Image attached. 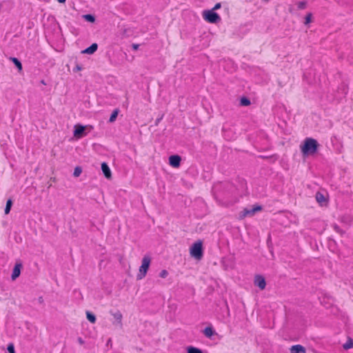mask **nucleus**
<instances>
[{
  "label": "nucleus",
  "instance_id": "nucleus-1",
  "mask_svg": "<svg viewBox=\"0 0 353 353\" xmlns=\"http://www.w3.org/2000/svg\"><path fill=\"white\" fill-rule=\"evenodd\" d=\"M317 148L318 143L316 140L312 138H306L300 145L301 151L305 157L315 154Z\"/></svg>",
  "mask_w": 353,
  "mask_h": 353
},
{
  "label": "nucleus",
  "instance_id": "nucleus-2",
  "mask_svg": "<svg viewBox=\"0 0 353 353\" xmlns=\"http://www.w3.org/2000/svg\"><path fill=\"white\" fill-rule=\"evenodd\" d=\"M190 254L192 258L196 260H201L202 259L203 248L201 240L196 241L190 247Z\"/></svg>",
  "mask_w": 353,
  "mask_h": 353
},
{
  "label": "nucleus",
  "instance_id": "nucleus-3",
  "mask_svg": "<svg viewBox=\"0 0 353 353\" xmlns=\"http://www.w3.org/2000/svg\"><path fill=\"white\" fill-rule=\"evenodd\" d=\"M150 263L151 257L148 255H145L141 260V265L139 268V272L137 275V280H141L146 276Z\"/></svg>",
  "mask_w": 353,
  "mask_h": 353
},
{
  "label": "nucleus",
  "instance_id": "nucleus-4",
  "mask_svg": "<svg viewBox=\"0 0 353 353\" xmlns=\"http://www.w3.org/2000/svg\"><path fill=\"white\" fill-rule=\"evenodd\" d=\"M202 17L205 21L211 23H216L221 21L220 16L213 10H205L202 12Z\"/></svg>",
  "mask_w": 353,
  "mask_h": 353
},
{
  "label": "nucleus",
  "instance_id": "nucleus-5",
  "mask_svg": "<svg viewBox=\"0 0 353 353\" xmlns=\"http://www.w3.org/2000/svg\"><path fill=\"white\" fill-rule=\"evenodd\" d=\"M89 126H83L82 125H75L74 128V137L77 139H79L82 138L83 137L85 136L87 134V132H85L86 129H88ZM91 129L92 127H90Z\"/></svg>",
  "mask_w": 353,
  "mask_h": 353
},
{
  "label": "nucleus",
  "instance_id": "nucleus-6",
  "mask_svg": "<svg viewBox=\"0 0 353 353\" xmlns=\"http://www.w3.org/2000/svg\"><path fill=\"white\" fill-rule=\"evenodd\" d=\"M261 210L260 206H255L252 209H244L242 212H241L239 216L241 219H244L246 216H252L256 212H259Z\"/></svg>",
  "mask_w": 353,
  "mask_h": 353
},
{
  "label": "nucleus",
  "instance_id": "nucleus-7",
  "mask_svg": "<svg viewBox=\"0 0 353 353\" xmlns=\"http://www.w3.org/2000/svg\"><path fill=\"white\" fill-rule=\"evenodd\" d=\"M254 284L259 287L260 290H264L266 286L265 278L261 275H256L254 279Z\"/></svg>",
  "mask_w": 353,
  "mask_h": 353
},
{
  "label": "nucleus",
  "instance_id": "nucleus-8",
  "mask_svg": "<svg viewBox=\"0 0 353 353\" xmlns=\"http://www.w3.org/2000/svg\"><path fill=\"white\" fill-rule=\"evenodd\" d=\"M181 161V158L179 155H172L169 157V164L173 168H179Z\"/></svg>",
  "mask_w": 353,
  "mask_h": 353
},
{
  "label": "nucleus",
  "instance_id": "nucleus-9",
  "mask_svg": "<svg viewBox=\"0 0 353 353\" xmlns=\"http://www.w3.org/2000/svg\"><path fill=\"white\" fill-rule=\"evenodd\" d=\"M111 315L114 319V323L121 325L123 315L120 311L110 312Z\"/></svg>",
  "mask_w": 353,
  "mask_h": 353
},
{
  "label": "nucleus",
  "instance_id": "nucleus-10",
  "mask_svg": "<svg viewBox=\"0 0 353 353\" xmlns=\"http://www.w3.org/2000/svg\"><path fill=\"white\" fill-rule=\"evenodd\" d=\"M22 268V265L21 263H16L12 273V280L14 281L17 278H18L21 274V269Z\"/></svg>",
  "mask_w": 353,
  "mask_h": 353
},
{
  "label": "nucleus",
  "instance_id": "nucleus-11",
  "mask_svg": "<svg viewBox=\"0 0 353 353\" xmlns=\"http://www.w3.org/2000/svg\"><path fill=\"white\" fill-rule=\"evenodd\" d=\"M101 170L106 179H110L112 178V172L106 163H101Z\"/></svg>",
  "mask_w": 353,
  "mask_h": 353
},
{
  "label": "nucleus",
  "instance_id": "nucleus-12",
  "mask_svg": "<svg viewBox=\"0 0 353 353\" xmlns=\"http://www.w3.org/2000/svg\"><path fill=\"white\" fill-rule=\"evenodd\" d=\"M290 353H306V350L301 345H294L290 347Z\"/></svg>",
  "mask_w": 353,
  "mask_h": 353
},
{
  "label": "nucleus",
  "instance_id": "nucleus-13",
  "mask_svg": "<svg viewBox=\"0 0 353 353\" xmlns=\"http://www.w3.org/2000/svg\"><path fill=\"white\" fill-rule=\"evenodd\" d=\"M98 48V46L97 43H92L90 47L83 50L81 53L87 54H94Z\"/></svg>",
  "mask_w": 353,
  "mask_h": 353
},
{
  "label": "nucleus",
  "instance_id": "nucleus-14",
  "mask_svg": "<svg viewBox=\"0 0 353 353\" xmlns=\"http://www.w3.org/2000/svg\"><path fill=\"white\" fill-rule=\"evenodd\" d=\"M316 199L317 202L321 205H323L327 203V199L325 196L323 195V194L321 192H317L316 194Z\"/></svg>",
  "mask_w": 353,
  "mask_h": 353
},
{
  "label": "nucleus",
  "instance_id": "nucleus-15",
  "mask_svg": "<svg viewBox=\"0 0 353 353\" xmlns=\"http://www.w3.org/2000/svg\"><path fill=\"white\" fill-rule=\"evenodd\" d=\"M313 21V14L312 12H307L305 17H304L303 23L305 26H308Z\"/></svg>",
  "mask_w": 353,
  "mask_h": 353
},
{
  "label": "nucleus",
  "instance_id": "nucleus-16",
  "mask_svg": "<svg viewBox=\"0 0 353 353\" xmlns=\"http://www.w3.org/2000/svg\"><path fill=\"white\" fill-rule=\"evenodd\" d=\"M203 334L205 336L210 338L214 334V331L211 327H207L203 330Z\"/></svg>",
  "mask_w": 353,
  "mask_h": 353
},
{
  "label": "nucleus",
  "instance_id": "nucleus-17",
  "mask_svg": "<svg viewBox=\"0 0 353 353\" xmlns=\"http://www.w3.org/2000/svg\"><path fill=\"white\" fill-rule=\"evenodd\" d=\"M296 6L297 9L299 10H304L307 6V2L306 1H300L296 3Z\"/></svg>",
  "mask_w": 353,
  "mask_h": 353
},
{
  "label": "nucleus",
  "instance_id": "nucleus-18",
  "mask_svg": "<svg viewBox=\"0 0 353 353\" xmlns=\"http://www.w3.org/2000/svg\"><path fill=\"white\" fill-rule=\"evenodd\" d=\"M86 317L87 319L92 323H94L96 322V317L94 314L91 313L90 312H86Z\"/></svg>",
  "mask_w": 353,
  "mask_h": 353
},
{
  "label": "nucleus",
  "instance_id": "nucleus-19",
  "mask_svg": "<svg viewBox=\"0 0 353 353\" xmlns=\"http://www.w3.org/2000/svg\"><path fill=\"white\" fill-rule=\"evenodd\" d=\"M345 350H348L353 347V340L349 339L343 345Z\"/></svg>",
  "mask_w": 353,
  "mask_h": 353
},
{
  "label": "nucleus",
  "instance_id": "nucleus-20",
  "mask_svg": "<svg viewBox=\"0 0 353 353\" xmlns=\"http://www.w3.org/2000/svg\"><path fill=\"white\" fill-rule=\"evenodd\" d=\"M83 18L90 23H94L95 21V17L92 14H84L83 15Z\"/></svg>",
  "mask_w": 353,
  "mask_h": 353
},
{
  "label": "nucleus",
  "instance_id": "nucleus-21",
  "mask_svg": "<svg viewBox=\"0 0 353 353\" xmlns=\"http://www.w3.org/2000/svg\"><path fill=\"white\" fill-rule=\"evenodd\" d=\"M187 352L188 353H203L200 349L192 346L188 347Z\"/></svg>",
  "mask_w": 353,
  "mask_h": 353
},
{
  "label": "nucleus",
  "instance_id": "nucleus-22",
  "mask_svg": "<svg viewBox=\"0 0 353 353\" xmlns=\"http://www.w3.org/2000/svg\"><path fill=\"white\" fill-rule=\"evenodd\" d=\"M11 59H12V62L14 63V65L17 67V68L19 70H22L21 63L17 58H12Z\"/></svg>",
  "mask_w": 353,
  "mask_h": 353
},
{
  "label": "nucleus",
  "instance_id": "nucleus-23",
  "mask_svg": "<svg viewBox=\"0 0 353 353\" xmlns=\"http://www.w3.org/2000/svg\"><path fill=\"white\" fill-rule=\"evenodd\" d=\"M11 206H12V201L10 199H9V200H8V201L6 203V206L5 208V214H8L10 212Z\"/></svg>",
  "mask_w": 353,
  "mask_h": 353
},
{
  "label": "nucleus",
  "instance_id": "nucleus-24",
  "mask_svg": "<svg viewBox=\"0 0 353 353\" xmlns=\"http://www.w3.org/2000/svg\"><path fill=\"white\" fill-rule=\"evenodd\" d=\"M82 172V170L80 167H76L74 168V173H73V175L75 176V177H78L80 176V174H81Z\"/></svg>",
  "mask_w": 353,
  "mask_h": 353
},
{
  "label": "nucleus",
  "instance_id": "nucleus-25",
  "mask_svg": "<svg viewBox=\"0 0 353 353\" xmlns=\"http://www.w3.org/2000/svg\"><path fill=\"white\" fill-rule=\"evenodd\" d=\"M118 115V110H114L110 117V122L112 123L115 121Z\"/></svg>",
  "mask_w": 353,
  "mask_h": 353
},
{
  "label": "nucleus",
  "instance_id": "nucleus-26",
  "mask_svg": "<svg viewBox=\"0 0 353 353\" xmlns=\"http://www.w3.org/2000/svg\"><path fill=\"white\" fill-rule=\"evenodd\" d=\"M241 104L242 105L247 106V105H249L250 104V101L247 98H242L241 99Z\"/></svg>",
  "mask_w": 353,
  "mask_h": 353
},
{
  "label": "nucleus",
  "instance_id": "nucleus-27",
  "mask_svg": "<svg viewBox=\"0 0 353 353\" xmlns=\"http://www.w3.org/2000/svg\"><path fill=\"white\" fill-rule=\"evenodd\" d=\"M168 276V272L166 270H163L159 273V276L161 278L165 279Z\"/></svg>",
  "mask_w": 353,
  "mask_h": 353
},
{
  "label": "nucleus",
  "instance_id": "nucleus-28",
  "mask_svg": "<svg viewBox=\"0 0 353 353\" xmlns=\"http://www.w3.org/2000/svg\"><path fill=\"white\" fill-rule=\"evenodd\" d=\"M8 351L9 352V353H15L13 344L10 343L8 345Z\"/></svg>",
  "mask_w": 353,
  "mask_h": 353
},
{
  "label": "nucleus",
  "instance_id": "nucleus-29",
  "mask_svg": "<svg viewBox=\"0 0 353 353\" xmlns=\"http://www.w3.org/2000/svg\"><path fill=\"white\" fill-rule=\"evenodd\" d=\"M221 4L220 3H217L215 4V6H214V8L212 10H213V11L214 12V10H216L221 8Z\"/></svg>",
  "mask_w": 353,
  "mask_h": 353
},
{
  "label": "nucleus",
  "instance_id": "nucleus-30",
  "mask_svg": "<svg viewBox=\"0 0 353 353\" xmlns=\"http://www.w3.org/2000/svg\"><path fill=\"white\" fill-rule=\"evenodd\" d=\"M78 342H79V344H81V345H83V344H84V341H83V339L82 338H81V337H79V338L78 339Z\"/></svg>",
  "mask_w": 353,
  "mask_h": 353
},
{
  "label": "nucleus",
  "instance_id": "nucleus-31",
  "mask_svg": "<svg viewBox=\"0 0 353 353\" xmlns=\"http://www.w3.org/2000/svg\"><path fill=\"white\" fill-rule=\"evenodd\" d=\"M81 70V67L79 65H77L74 68V70H76V71H80Z\"/></svg>",
  "mask_w": 353,
  "mask_h": 353
},
{
  "label": "nucleus",
  "instance_id": "nucleus-32",
  "mask_svg": "<svg viewBox=\"0 0 353 353\" xmlns=\"http://www.w3.org/2000/svg\"><path fill=\"white\" fill-rule=\"evenodd\" d=\"M132 48H133V49H134V50H137V49H138V48H139V45H137V44H134V45L132 46Z\"/></svg>",
  "mask_w": 353,
  "mask_h": 353
},
{
  "label": "nucleus",
  "instance_id": "nucleus-33",
  "mask_svg": "<svg viewBox=\"0 0 353 353\" xmlns=\"http://www.w3.org/2000/svg\"><path fill=\"white\" fill-rule=\"evenodd\" d=\"M58 2L61 3H63L65 2L66 0H57Z\"/></svg>",
  "mask_w": 353,
  "mask_h": 353
}]
</instances>
